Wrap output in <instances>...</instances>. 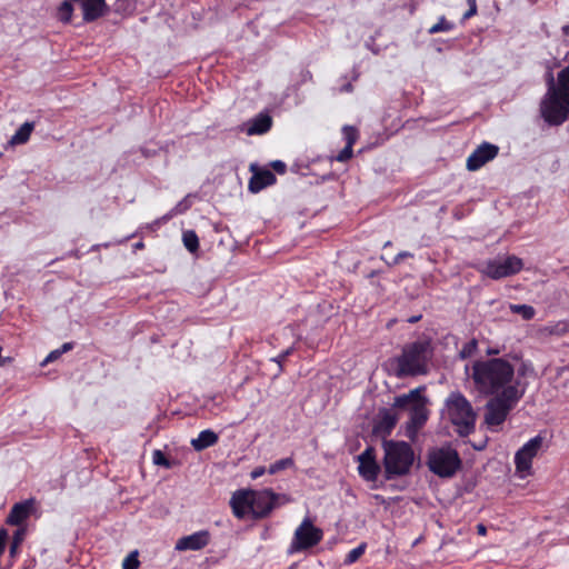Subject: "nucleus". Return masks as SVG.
Wrapping results in <instances>:
<instances>
[{
  "mask_svg": "<svg viewBox=\"0 0 569 569\" xmlns=\"http://www.w3.org/2000/svg\"><path fill=\"white\" fill-rule=\"evenodd\" d=\"M471 377L480 393L491 396L485 413V423L491 430L506 421L529 386L528 381L516 380L515 365L506 358L476 361Z\"/></svg>",
  "mask_w": 569,
  "mask_h": 569,
  "instance_id": "nucleus-1",
  "label": "nucleus"
},
{
  "mask_svg": "<svg viewBox=\"0 0 569 569\" xmlns=\"http://www.w3.org/2000/svg\"><path fill=\"white\" fill-rule=\"evenodd\" d=\"M542 119L549 126H560L569 118V66L550 77L548 90L540 103Z\"/></svg>",
  "mask_w": 569,
  "mask_h": 569,
  "instance_id": "nucleus-2",
  "label": "nucleus"
},
{
  "mask_svg": "<svg viewBox=\"0 0 569 569\" xmlns=\"http://www.w3.org/2000/svg\"><path fill=\"white\" fill-rule=\"evenodd\" d=\"M274 499L271 490H239L233 493L230 505L238 519H259L271 511Z\"/></svg>",
  "mask_w": 569,
  "mask_h": 569,
  "instance_id": "nucleus-3",
  "label": "nucleus"
},
{
  "mask_svg": "<svg viewBox=\"0 0 569 569\" xmlns=\"http://www.w3.org/2000/svg\"><path fill=\"white\" fill-rule=\"evenodd\" d=\"M430 358V343L428 341H415L406 345L399 357L395 358L397 365L395 375L398 378L427 373Z\"/></svg>",
  "mask_w": 569,
  "mask_h": 569,
  "instance_id": "nucleus-4",
  "label": "nucleus"
},
{
  "mask_svg": "<svg viewBox=\"0 0 569 569\" xmlns=\"http://www.w3.org/2000/svg\"><path fill=\"white\" fill-rule=\"evenodd\" d=\"M446 409L450 422L460 437L475 431L477 415L470 401L459 391L451 392L446 399Z\"/></svg>",
  "mask_w": 569,
  "mask_h": 569,
  "instance_id": "nucleus-5",
  "label": "nucleus"
},
{
  "mask_svg": "<svg viewBox=\"0 0 569 569\" xmlns=\"http://www.w3.org/2000/svg\"><path fill=\"white\" fill-rule=\"evenodd\" d=\"M383 466L387 479L409 472L415 455L411 446L405 441H383Z\"/></svg>",
  "mask_w": 569,
  "mask_h": 569,
  "instance_id": "nucleus-6",
  "label": "nucleus"
},
{
  "mask_svg": "<svg viewBox=\"0 0 569 569\" xmlns=\"http://www.w3.org/2000/svg\"><path fill=\"white\" fill-rule=\"evenodd\" d=\"M431 472L440 478H451L461 467V459L456 449L443 446L432 449L427 462Z\"/></svg>",
  "mask_w": 569,
  "mask_h": 569,
  "instance_id": "nucleus-7",
  "label": "nucleus"
},
{
  "mask_svg": "<svg viewBox=\"0 0 569 569\" xmlns=\"http://www.w3.org/2000/svg\"><path fill=\"white\" fill-rule=\"evenodd\" d=\"M522 268V259L517 256H505L487 260L481 267L480 272L490 279L498 280L517 274Z\"/></svg>",
  "mask_w": 569,
  "mask_h": 569,
  "instance_id": "nucleus-8",
  "label": "nucleus"
},
{
  "mask_svg": "<svg viewBox=\"0 0 569 569\" xmlns=\"http://www.w3.org/2000/svg\"><path fill=\"white\" fill-rule=\"evenodd\" d=\"M543 445V438L538 435L526 442L515 455L517 472L525 477L530 473L532 459L538 455Z\"/></svg>",
  "mask_w": 569,
  "mask_h": 569,
  "instance_id": "nucleus-9",
  "label": "nucleus"
},
{
  "mask_svg": "<svg viewBox=\"0 0 569 569\" xmlns=\"http://www.w3.org/2000/svg\"><path fill=\"white\" fill-rule=\"evenodd\" d=\"M322 538L320 530L315 528L311 522L303 521L296 530L290 546V552L308 549L316 546Z\"/></svg>",
  "mask_w": 569,
  "mask_h": 569,
  "instance_id": "nucleus-10",
  "label": "nucleus"
},
{
  "mask_svg": "<svg viewBox=\"0 0 569 569\" xmlns=\"http://www.w3.org/2000/svg\"><path fill=\"white\" fill-rule=\"evenodd\" d=\"M272 117L267 111H261L237 127V130L249 137L262 136L270 131Z\"/></svg>",
  "mask_w": 569,
  "mask_h": 569,
  "instance_id": "nucleus-11",
  "label": "nucleus"
},
{
  "mask_svg": "<svg viewBox=\"0 0 569 569\" xmlns=\"http://www.w3.org/2000/svg\"><path fill=\"white\" fill-rule=\"evenodd\" d=\"M249 170L252 176L249 180L248 189L252 193H258L277 181L274 173L267 167H261L253 162L250 164Z\"/></svg>",
  "mask_w": 569,
  "mask_h": 569,
  "instance_id": "nucleus-12",
  "label": "nucleus"
},
{
  "mask_svg": "<svg viewBox=\"0 0 569 569\" xmlns=\"http://www.w3.org/2000/svg\"><path fill=\"white\" fill-rule=\"evenodd\" d=\"M499 152L496 144L482 142L467 159V169L476 171L485 166L488 161L495 159Z\"/></svg>",
  "mask_w": 569,
  "mask_h": 569,
  "instance_id": "nucleus-13",
  "label": "nucleus"
},
{
  "mask_svg": "<svg viewBox=\"0 0 569 569\" xmlns=\"http://www.w3.org/2000/svg\"><path fill=\"white\" fill-rule=\"evenodd\" d=\"M210 542V532L208 530H199L188 536L179 538L176 542L177 551H198L207 547Z\"/></svg>",
  "mask_w": 569,
  "mask_h": 569,
  "instance_id": "nucleus-14",
  "label": "nucleus"
},
{
  "mask_svg": "<svg viewBox=\"0 0 569 569\" xmlns=\"http://www.w3.org/2000/svg\"><path fill=\"white\" fill-rule=\"evenodd\" d=\"M358 460H359V466H358L359 475L367 481L377 480L379 472H380V466L376 461L375 449L371 447H368L358 457Z\"/></svg>",
  "mask_w": 569,
  "mask_h": 569,
  "instance_id": "nucleus-15",
  "label": "nucleus"
},
{
  "mask_svg": "<svg viewBox=\"0 0 569 569\" xmlns=\"http://www.w3.org/2000/svg\"><path fill=\"white\" fill-rule=\"evenodd\" d=\"M398 420L399 417L393 409L382 408L379 410L377 420L375 421L373 432L387 437L391 433Z\"/></svg>",
  "mask_w": 569,
  "mask_h": 569,
  "instance_id": "nucleus-16",
  "label": "nucleus"
},
{
  "mask_svg": "<svg viewBox=\"0 0 569 569\" xmlns=\"http://www.w3.org/2000/svg\"><path fill=\"white\" fill-rule=\"evenodd\" d=\"M82 11V19L84 22H93L101 18L106 10V0H73Z\"/></svg>",
  "mask_w": 569,
  "mask_h": 569,
  "instance_id": "nucleus-17",
  "label": "nucleus"
},
{
  "mask_svg": "<svg viewBox=\"0 0 569 569\" xmlns=\"http://www.w3.org/2000/svg\"><path fill=\"white\" fill-rule=\"evenodd\" d=\"M34 510V499L30 498L12 506L6 522L11 526L23 523Z\"/></svg>",
  "mask_w": 569,
  "mask_h": 569,
  "instance_id": "nucleus-18",
  "label": "nucleus"
},
{
  "mask_svg": "<svg viewBox=\"0 0 569 569\" xmlns=\"http://www.w3.org/2000/svg\"><path fill=\"white\" fill-rule=\"evenodd\" d=\"M428 419V411L426 409V399L421 402H416L410 410V421L408 422V431L410 429L417 430L421 428Z\"/></svg>",
  "mask_w": 569,
  "mask_h": 569,
  "instance_id": "nucleus-19",
  "label": "nucleus"
},
{
  "mask_svg": "<svg viewBox=\"0 0 569 569\" xmlns=\"http://www.w3.org/2000/svg\"><path fill=\"white\" fill-rule=\"evenodd\" d=\"M425 390L423 387H419L416 389L410 390L408 393L398 396L395 398L393 407L399 409H406L409 408L411 410V407L416 402H421L425 398L421 396V392Z\"/></svg>",
  "mask_w": 569,
  "mask_h": 569,
  "instance_id": "nucleus-20",
  "label": "nucleus"
},
{
  "mask_svg": "<svg viewBox=\"0 0 569 569\" xmlns=\"http://www.w3.org/2000/svg\"><path fill=\"white\" fill-rule=\"evenodd\" d=\"M219 440L218 435L211 429L202 430L196 439L191 440V446L196 451H202L214 446Z\"/></svg>",
  "mask_w": 569,
  "mask_h": 569,
  "instance_id": "nucleus-21",
  "label": "nucleus"
},
{
  "mask_svg": "<svg viewBox=\"0 0 569 569\" xmlns=\"http://www.w3.org/2000/svg\"><path fill=\"white\" fill-rule=\"evenodd\" d=\"M33 128H34L33 122H29V121L24 122L23 124L20 126V128L11 137L10 143L11 144H23V143L28 142Z\"/></svg>",
  "mask_w": 569,
  "mask_h": 569,
  "instance_id": "nucleus-22",
  "label": "nucleus"
},
{
  "mask_svg": "<svg viewBox=\"0 0 569 569\" xmlns=\"http://www.w3.org/2000/svg\"><path fill=\"white\" fill-rule=\"evenodd\" d=\"M73 0H64L57 9V17L62 23H70L73 14Z\"/></svg>",
  "mask_w": 569,
  "mask_h": 569,
  "instance_id": "nucleus-23",
  "label": "nucleus"
},
{
  "mask_svg": "<svg viewBox=\"0 0 569 569\" xmlns=\"http://www.w3.org/2000/svg\"><path fill=\"white\" fill-rule=\"evenodd\" d=\"M515 371H516V380L527 381L526 380L527 378L536 377L535 368H533L532 363L529 361H523L517 368L515 367Z\"/></svg>",
  "mask_w": 569,
  "mask_h": 569,
  "instance_id": "nucleus-24",
  "label": "nucleus"
},
{
  "mask_svg": "<svg viewBox=\"0 0 569 569\" xmlns=\"http://www.w3.org/2000/svg\"><path fill=\"white\" fill-rule=\"evenodd\" d=\"M24 536H26L24 528H19L14 531L10 547H9V556L12 559L17 557V555L19 552V548L24 540Z\"/></svg>",
  "mask_w": 569,
  "mask_h": 569,
  "instance_id": "nucleus-25",
  "label": "nucleus"
},
{
  "mask_svg": "<svg viewBox=\"0 0 569 569\" xmlns=\"http://www.w3.org/2000/svg\"><path fill=\"white\" fill-rule=\"evenodd\" d=\"M182 241L187 250L194 253L199 249V238L193 230H187L182 234Z\"/></svg>",
  "mask_w": 569,
  "mask_h": 569,
  "instance_id": "nucleus-26",
  "label": "nucleus"
},
{
  "mask_svg": "<svg viewBox=\"0 0 569 569\" xmlns=\"http://www.w3.org/2000/svg\"><path fill=\"white\" fill-rule=\"evenodd\" d=\"M509 308L512 313L521 316L523 320H531L536 315L535 308L529 305H510Z\"/></svg>",
  "mask_w": 569,
  "mask_h": 569,
  "instance_id": "nucleus-27",
  "label": "nucleus"
},
{
  "mask_svg": "<svg viewBox=\"0 0 569 569\" xmlns=\"http://www.w3.org/2000/svg\"><path fill=\"white\" fill-rule=\"evenodd\" d=\"M455 24L446 19V17H440L438 22L433 24L429 30V34H436L439 32H448L452 30Z\"/></svg>",
  "mask_w": 569,
  "mask_h": 569,
  "instance_id": "nucleus-28",
  "label": "nucleus"
},
{
  "mask_svg": "<svg viewBox=\"0 0 569 569\" xmlns=\"http://www.w3.org/2000/svg\"><path fill=\"white\" fill-rule=\"evenodd\" d=\"M343 139L346 140V146L353 147L359 138L358 130L352 126H345L342 128Z\"/></svg>",
  "mask_w": 569,
  "mask_h": 569,
  "instance_id": "nucleus-29",
  "label": "nucleus"
},
{
  "mask_svg": "<svg viewBox=\"0 0 569 569\" xmlns=\"http://www.w3.org/2000/svg\"><path fill=\"white\" fill-rule=\"evenodd\" d=\"M140 566V561L138 559V551H131L123 560L122 568L123 569H138Z\"/></svg>",
  "mask_w": 569,
  "mask_h": 569,
  "instance_id": "nucleus-30",
  "label": "nucleus"
},
{
  "mask_svg": "<svg viewBox=\"0 0 569 569\" xmlns=\"http://www.w3.org/2000/svg\"><path fill=\"white\" fill-rule=\"evenodd\" d=\"M365 550H366L365 543L351 549L347 553L345 562L349 563V565L356 562L363 555Z\"/></svg>",
  "mask_w": 569,
  "mask_h": 569,
  "instance_id": "nucleus-31",
  "label": "nucleus"
},
{
  "mask_svg": "<svg viewBox=\"0 0 569 569\" xmlns=\"http://www.w3.org/2000/svg\"><path fill=\"white\" fill-rule=\"evenodd\" d=\"M190 194L186 196L182 200H180L174 207H173V213H177V214H182L184 213L186 211H188L191 206H192V202L190 200Z\"/></svg>",
  "mask_w": 569,
  "mask_h": 569,
  "instance_id": "nucleus-32",
  "label": "nucleus"
},
{
  "mask_svg": "<svg viewBox=\"0 0 569 569\" xmlns=\"http://www.w3.org/2000/svg\"><path fill=\"white\" fill-rule=\"evenodd\" d=\"M152 461H153L154 465L162 466V467H166V468H170V466H171L169 459L160 450H154L153 451Z\"/></svg>",
  "mask_w": 569,
  "mask_h": 569,
  "instance_id": "nucleus-33",
  "label": "nucleus"
},
{
  "mask_svg": "<svg viewBox=\"0 0 569 569\" xmlns=\"http://www.w3.org/2000/svg\"><path fill=\"white\" fill-rule=\"evenodd\" d=\"M352 157V147L345 146V148L336 156L331 157L330 161L337 160L340 162H345Z\"/></svg>",
  "mask_w": 569,
  "mask_h": 569,
  "instance_id": "nucleus-34",
  "label": "nucleus"
},
{
  "mask_svg": "<svg viewBox=\"0 0 569 569\" xmlns=\"http://www.w3.org/2000/svg\"><path fill=\"white\" fill-rule=\"evenodd\" d=\"M281 469H284V459H279L273 465H271L269 467V473L273 475V473H276L277 471H279Z\"/></svg>",
  "mask_w": 569,
  "mask_h": 569,
  "instance_id": "nucleus-35",
  "label": "nucleus"
},
{
  "mask_svg": "<svg viewBox=\"0 0 569 569\" xmlns=\"http://www.w3.org/2000/svg\"><path fill=\"white\" fill-rule=\"evenodd\" d=\"M270 166L274 169V171L279 174L284 173V161L276 160L270 163Z\"/></svg>",
  "mask_w": 569,
  "mask_h": 569,
  "instance_id": "nucleus-36",
  "label": "nucleus"
},
{
  "mask_svg": "<svg viewBox=\"0 0 569 569\" xmlns=\"http://www.w3.org/2000/svg\"><path fill=\"white\" fill-rule=\"evenodd\" d=\"M411 257H413V254H412L411 252H409V251H401V252H399V253L395 257V259H393V261H392V264H399V263L401 262V260H402V259H405V258H411Z\"/></svg>",
  "mask_w": 569,
  "mask_h": 569,
  "instance_id": "nucleus-37",
  "label": "nucleus"
},
{
  "mask_svg": "<svg viewBox=\"0 0 569 569\" xmlns=\"http://www.w3.org/2000/svg\"><path fill=\"white\" fill-rule=\"evenodd\" d=\"M60 357H61V355H60L59 350H58V349H56V350L51 351V352L47 356V358H46V359H44V361H43V365H44V363H48V362H51V361H54V360H57V359H58V358H60Z\"/></svg>",
  "mask_w": 569,
  "mask_h": 569,
  "instance_id": "nucleus-38",
  "label": "nucleus"
},
{
  "mask_svg": "<svg viewBox=\"0 0 569 569\" xmlns=\"http://www.w3.org/2000/svg\"><path fill=\"white\" fill-rule=\"evenodd\" d=\"M264 473H266L264 467H257L251 471L250 476L252 479H258L259 477L263 476Z\"/></svg>",
  "mask_w": 569,
  "mask_h": 569,
  "instance_id": "nucleus-39",
  "label": "nucleus"
},
{
  "mask_svg": "<svg viewBox=\"0 0 569 569\" xmlns=\"http://www.w3.org/2000/svg\"><path fill=\"white\" fill-rule=\"evenodd\" d=\"M72 348H73V343L72 342H66L58 350H59L60 355L62 356L64 352L70 351Z\"/></svg>",
  "mask_w": 569,
  "mask_h": 569,
  "instance_id": "nucleus-40",
  "label": "nucleus"
},
{
  "mask_svg": "<svg viewBox=\"0 0 569 569\" xmlns=\"http://www.w3.org/2000/svg\"><path fill=\"white\" fill-rule=\"evenodd\" d=\"M477 13V4L469 7L468 11L463 14V19H469Z\"/></svg>",
  "mask_w": 569,
  "mask_h": 569,
  "instance_id": "nucleus-41",
  "label": "nucleus"
},
{
  "mask_svg": "<svg viewBox=\"0 0 569 569\" xmlns=\"http://www.w3.org/2000/svg\"><path fill=\"white\" fill-rule=\"evenodd\" d=\"M274 360L279 363L280 368L282 367V363L284 362V351H281Z\"/></svg>",
  "mask_w": 569,
  "mask_h": 569,
  "instance_id": "nucleus-42",
  "label": "nucleus"
},
{
  "mask_svg": "<svg viewBox=\"0 0 569 569\" xmlns=\"http://www.w3.org/2000/svg\"><path fill=\"white\" fill-rule=\"evenodd\" d=\"M174 216H178L177 213H173V208L168 212L166 213L162 218H161V221H168L169 219H171L172 217Z\"/></svg>",
  "mask_w": 569,
  "mask_h": 569,
  "instance_id": "nucleus-43",
  "label": "nucleus"
},
{
  "mask_svg": "<svg viewBox=\"0 0 569 569\" xmlns=\"http://www.w3.org/2000/svg\"><path fill=\"white\" fill-rule=\"evenodd\" d=\"M477 532H478L480 536L486 535V532H487V528H486V526H485V525H482V523L477 525Z\"/></svg>",
  "mask_w": 569,
  "mask_h": 569,
  "instance_id": "nucleus-44",
  "label": "nucleus"
},
{
  "mask_svg": "<svg viewBox=\"0 0 569 569\" xmlns=\"http://www.w3.org/2000/svg\"><path fill=\"white\" fill-rule=\"evenodd\" d=\"M144 248V243L143 241H139L137 243L133 244V250L137 251V250H141Z\"/></svg>",
  "mask_w": 569,
  "mask_h": 569,
  "instance_id": "nucleus-45",
  "label": "nucleus"
},
{
  "mask_svg": "<svg viewBox=\"0 0 569 569\" xmlns=\"http://www.w3.org/2000/svg\"><path fill=\"white\" fill-rule=\"evenodd\" d=\"M562 32L565 36H569V23L562 27Z\"/></svg>",
  "mask_w": 569,
  "mask_h": 569,
  "instance_id": "nucleus-46",
  "label": "nucleus"
},
{
  "mask_svg": "<svg viewBox=\"0 0 569 569\" xmlns=\"http://www.w3.org/2000/svg\"><path fill=\"white\" fill-rule=\"evenodd\" d=\"M343 90H345V91H348V92H349V91H351V90H352V86H351V83L346 84V86L343 87Z\"/></svg>",
  "mask_w": 569,
  "mask_h": 569,
  "instance_id": "nucleus-47",
  "label": "nucleus"
},
{
  "mask_svg": "<svg viewBox=\"0 0 569 569\" xmlns=\"http://www.w3.org/2000/svg\"><path fill=\"white\" fill-rule=\"evenodd\" d=\"M487 353L488 355H498L499 351L497 349H489Z\"/></svg>",
  "mask_w": 569,
  "mask_h": 569,
  "instance_id": "nucleus-48",
  "label": "nucleus"
},
{
  "mask_svg": "<svg viewBox=\"0 0 569 569\" xmlns=\"http://www.w3.org/2000/svg\"><path fill=\"white\" fill-rule=\"evenodd\" d=\"M420 319V316L419 317H412L409 319V322L413 323L416 321H418Z\"/></svg>",
  "mask_w": 569,
  "mask_h": 569,
  "instance_id": "nucleus-49",
  "label": "nucleus"
},
{
  "mask_svg": "<svg viewBox=\"0 0 569 569\" xmlns=\"http://www.w3.org/2000/svg\"><path fill=\"white\" fill-rule=\"evenodd\" d=\"M467 2H468V4H469V7H471V6H473V4H477V3H476V0H467Z\"/></svg>",
  "mask_w": 569,
  "mask_h": 569,
  "instance_id": "nucleus-50",
  "label": "nucleus"
},
{
  "mask_svg": "<svg viewBox=\"0 0 569 569\" xmlns=\"http://www.w3.org/2000/svg\"><path fill=\"white\" fill-rule=\"evenodd\" d=\"M286 463H287V467H289V465H291V459L287 458Z\"/></svg>",
  "mask_w": 569,
  "mask_h": 569,
  "instance_id": "nucleus-51",
  "label": "nucleus"
},
{
  "mask_svg": "<svg viewBox=\"0 0 569 569\" xmlns=\"http://www.w3.org/2000/svg\"><path fill=\"white\" fill-rule=\"evenodd\" d=\"M133 236H134V234L128 236V237H127L122 242H124V241H127V240L131 239Z\"/></svg>",
  "mask_w": 569,
  "mask_h": 569,
  "instance_id": "nucleus-52",
  "label": "nucleus"
}]
</instances>
